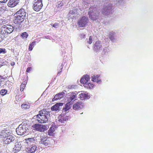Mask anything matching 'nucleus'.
<instances>
[{"mask_svg": "<svg viewBox=\"0 0 153 153\" xmlns=\"http://www.w3.org/2000/svg\"><path fill=\"white\" fill-rule=\"evenodd\" d=\"M59 106L60 105L59 103H56L51 107V110L52 111H57L59 110Z\"/></svg>", "mask_w": 153, "mask_h": 153, "instance_id": "20", "label": "nucleus"}, {"mask_svg": "<svg viewBox=\"0 0 153 153\" xmlns=\"http://www.w3.org/2000/svg\"><path fill=\"white\" fill-rule=\"evenodd\" d=\"M21 146L20 144L18 143H16L15 144L14 147L13 149L15 152H19L21 149Z\"/></svg>", "mask_w": 153, "mask_h": 153, "instance_id": "18", "label": "nucleus"}, {"mask_svg": "<svg viewBox=\"0 0 153 153\" xmlns=\"http://www.w3.org/2000/svg\"><path fill=\"white\" fill-rule=\"evenodd\" d=\"M85 37V35L83 34H81L80 35V37L81 39L84 38Z\"/></svg>", "mask_w": 153, "mask_h": 153, "instance_id": "42", "label": "nucleus"}, {"mask_svg": "<svg viewBox=\"0 0 153 153\" xmlns=\"http://www.w3.org/2000/svg\"><path fill=\"white\" fill-rule=\"evenodd\" d=\"M82 107V103L81 102H77L73 105V108L75 110H77L81 108Z\"/></svg>", "mask_w": 153, "mask_h": 153, "instance_id": "16", "label": "nucleus"}, {"mask_svg": "<svg viewBox=\"0 0 153 153\" xmlns=\"http://www.w3.org/2000/svg\"><path fill=\"white\" fill-rule=\"evenodd\" d=\"M69 117L68 116L65 117H61V118L59 120V121L61 123H64L65 121L68 120Z\"/></svg>", "mask_w": 153, "mask_h": 153, "instance_id": "22", "label": "nucleus"}, {"mask_svg": "<svg viewBox=\"0 0 153 153\" xmlns=\"http://www.w3.org/2000/svg\"><path fill=\"white\" fill-rule=\"evenodd\" d=\"M60 70H59V71H58V74H57V75H59V74L60 73H61V71H61V69H60Z\"/></svg>", "mask_w": 153, "mask_h": 153, "instance_id": "47", "label": "nucleus"}, {"mask_svg": "<svg viewBox=\"0 0 153 153\" xmlns=\"http://www.w3.org/2000/svg\"><path fill=\"white\" fill-rule=\"evenodd\" d=\"M1 65H0V67H1Z\"/></svg>", "mask_w": 153, "mask_h": 153, "instance_id": "49", "label": "nucleus"}, {"mask_svg": "<svg viewBox=\"0 0 153 153\" xmlns=\"http://www.w3.org/2000/svg\"><path fill=\"white\" fill-rule=\"evenodd\" d=\"M76 11V10H71L69 12V13L72 15L74 14Z\"/></svg>", "mask_w": 153, "mask_h": 153, "instance_id": "40", "label": "nucleus"}, {"mask_svg": "<svg viewBox=\"0 0 153 153\" xmlns=\"http://www.w3.org/2000/svg\"><path fill=\"white\" fill-rule=\"evenodd\" d=\"M19 0H9L7 5L9 7H14L19 3Z\"/></svg>", "mask_w": 153, "mask_h": 153, "instance_id": "15", "label": "nucleus"}, {"mask_svg": "<svg viewBox=\"0 0 153 153\" xmlns=\"http://www.w3.org/2000/svg\"><path fill=\"white\" fill-rule=\"evenodd\" d=\"M28 126L26 123H22L19 125L18 128L16 129L17 134L22 135L25 133L27 132Z\"/></svg>", "mask_w": 153, "mask_h": 153, "instance_id": "4", "label": "nucleus"}, {"mask_svg": "<svg viewBox=\"0 0 153 153\" xmlns=\"http://www.w3.org/2000/svg\"><path fill=\"white\" fill-rule=\"evenodd\" d=\"M39 143L45 146V147L47 146H49L52 144L51 141L49 139L44 137H43L41 138Z\"/></svg>", "mask_w": 153, "mask_h": 153, "instance_id": "8", "label": "nucleus"}, {"mask_svg": "<svg viewBox=\"0 0 153 153\" xmlns=\"http://www.w3.org/2000/svg\"><path fill=\"white\" fill-rule=\"evenodd\" d=\"M5 78L3 77L2 76H0V79H4Z\"/></svg>", "mask_w": 153, "mask_h": 153, "instance_id": "46", "label": "nucleus"}, {"mask_svg": "<svg viewBox=\"0 0 153 153\" xmlns=\"http://www.w3.org/2000/svg\"><path fill=\"white\" fill-rule=\"evenodd\" d=\"M88 22V18L85 16H83L79 19L77 24L80 27H85Z\"/></svg>", "mask_w": 153, "mask_h": 153, "instance_id": "7", "label": "nucleus"}, {"mask_svg": "<svg viewBox=\"0 0 153 153\" xmlns=\"http://www.w3.org/2000/svg\"><path fill=\"white\" fill-rule=\"evenodd\" d=\"M83 77L86 79L87 82H88L90 79L89 76L87 75L84 76Z\"/></svg>", "mask_w": 153, "mask_h": 153, "instance_id": "37", "label": "nucleus"}, {"mask_svg": "<svg viewBox=\"0 0 153 153\" xmlns=\"http://www.w3.org/2000/svg\"><path fill=\"white\" fill-rule=\"evenodd\" d=\"M55 127L54 126H52L50 127L48 131V134L50 135H53V133L55 131Z\"/></svg>", "mask_w": 153, "mask_h": 153, "instance_id": "23", "label": "nucleus"}, {"mask_svg": "<svg viewBox=\"0 0 153 153\" xmlns=\"http://www.w3.org/2000/svg\"><path fill=\"white\" fill-rule=\"evenodd\" d=\"M28 36V34L26 32H24L21 34V36H22L23 39L26 38Z\"/></svg>", "mask_w": 153, "mask_h": 153, "instance_id": "31", "label": "nucleus"}, {"mask_svg": "<svg viewBox=\"0 0 153 153\" xmlns=\"http://www.w3.org/2000/svg\"><path fill=\"white\" fill-rule=\"evenodd\" d=\"M1 81H0V87L1 86Z\"/></svg>", "mask_w": 153, "mask_h": 153, "instance_id": "48", "label": "nucleus"}, {"mask_svg": "<svg viewBox=\"0 0 153 153\" xmlns=\"http://www.w3.org/2000/svg\"><path fill=\"white\" fill-rule=\"evenodd\" d=\"M11 134V133L7 130H3L0 132V138L3 140Z\"/></svg>", "mask_w": 153, "mask_h": 153, "instance_id": "14", "label": "nucleus"}, {"mask_svg": "<svg viewBox=\"0 0 153 153\" xmlns=\"http://www.w3.org/2000/svg\"><path fill=\"white\" fill-rule=\"evenodd\" d=\"M1 9H2L3 10H5L6 9V7L4 6H2L1 7Z\"/></svg>", "mask_w": 153, "mask_h": 153, "instance_id": "44", "label": "nucleus"}, {"mask_svg": "<svg viewBox=\"0 0 153 153\" xmlns=\"http://www.w3.org/2000/svg\"><path fill=\"white\" fill-rule=\"evenodd\" d=\"M26 83V82H23L20 85V90L21 91H22L25 87Z\"/></svg>", "mask_w": 153, "mask_h": 153, "instance_id": "30", "label": "nucleus"}, {"mask_svg": "<svg viewBox=\"0 0 153 153\" xmlns=\"http://www.w3.org/2000/svg\"><path fill=\"white\" fill-rule=\"evenodd\" d=\"M36 44V42L35 41L33 42H32L31 44H30L29 45L28 50L29 51H31L34 46Z\"/></svg>", "mask_w": 153, "mask_h": 153, "instance_id": "27", "label": "nucleus"}, {"mask_svg": "<svg viewBox=\"0 0 153 153\" xmlns=\"http://www.w3.org/2000/svg\"><path fill=\"white\" fill-rule=\"evenodd\" d=\"M111 9V6H106L103 8L102 11V14L108 16L109 15L111 14L110 13V11Z\"/></svg>", "mask_w": 153, "mask_h": 153, "instance_id": "13", "label": "nucleus"}, {"mask_svg": "<svg viewBox=\"0 0 153 153\" xmlns=\"http://www.w3.org/2000/svg\"><path fill=\"white\" fill-rule=\"evenodd\" d=\"M77 94L75 92H72L70 93L68 95V101L69 102H74L76 100L77 98Z\"/></svg>", "mask_w": 153, "mask_h": 153, "instance_id": "11", "label": "nucleus"}, {"mask_svg": "<svg viewBox=\"0 0 153 153\" xmlns=\"http://www.w3.org/2000/svg\"><path fill=\"white\" fill-rule=\"evenodd\" d=\"M31 69H32V68L31 67H28L26 71L27 73H29L31 71Z\"/></svg>", "mask_w": 153, "mask_h": 153, "instance_id": "41", "label": "nucleus"}, {"mask_svg": "<svg viewBox=\"0 0 153 153\" xmlns=\"http://www.w3.org/2000/svg\"><path fill=\"white\" fill-rule=\"evenodd\" d=\"M88 43L91 44L92 42V38L91 36H90L89 39V41L88 42Z\"/></svg>", "mask_w": 153, "mask_h": 153, "instance_id": "38", "label": "nucleus"}, {"mask_svg": "<svg viewBox=\"0 0 153 153\" xmlns=\"http://www.w3.org/2000/svg\"><path fill=\"white\" fill-rule=\"evenodd\" d=\"M10 64H11V65L13 66L15 65V63L14 62H12Z\"/></svg>", "mask_w": 153, "mask_h": 153, "instance_id": "45", "label": "nucleus"}, {"mask_svg": "<svg viewBox=\"0 0 153 153\" xmlns=\"http://www.w3.org/2000/svg\"><path fill=\"white\" fill-rule=\"evenodd\" d=\"M70 102H68V103H67L65 104V107L63 108V110H64L65 111H67L70 108Z\"/></svg>", "mask_w": 153, "mask_h": 153, "instance_id": "26", "label": "nucleus"}, {"mask_svg": "<svg viewBox=\"0 0 153 153\" xmlns=\"http://www.w3.org/2000/svg\"><path fill=\"white\" fill-rule=\"evenodd\" d=\"M102 47L101 42L99 40H97L96 42L94 44L93 48L94 50L97 52H99Z\"/></svg>", "mask_w": 153, "mask_h": 153, "instance_id": "10", "label": "nucleus"}, {"mask_svg": "<svg viewBox=\"0 0 153 153\" xmlns=\"http://www.w3.org/2000/svg\"><path fill=\"white\" fill-rule=\"evenodd\" d=\"M7 91L6 90L3 89H2L0 91V94L2 95H4L7 93Z\"/></svg>", "mask_w": 153, "mask_h": 153, "instance_id": "33", "label": "nucleus"}, {"mask_svg": "<svg viewBox=\"0 0 153 153\" xmlns=\"http://www.w3.org/2000/svg\"><path fill=\"white\" fill-rule=\"evenodd\" d=\"M84 87L88 89H92L94 86L93 84L90 82L87 83L84 85Z\"/></svg>", "mask_w": 153, "mask_h": 153, "instance_id": "21", "label": "nucleus"}, {"mask_svg": "<svg viewBox=\"0 0 153 153\" xmlns=\"http://www.w3.org/2000/svg\"><path fill=\"white\" fill-rule=\"evenodd\" d=\"M7 53V51L6 49L4 48H0V54L3 53L4 54Z\"/></svg>", "mask_w": 153, "mask_h": 153, "instance_id": "36", "label": "nucleus"}, {"mask_svg": "<svg viewBox=\"0 0 153 153\" xmlns=\"http://www.w3.org/2000/svg\"><path fill=\"white\" fill-rule=\"evenodd\" d=\"M21 107L22 109H27L29 108L30 107V106L29 104H22L21 105Z\"/></svg>", "mask_w": 153, "mask_h": 153, "instance_id": "29", "label": "nucleus"}, {"mask_svg": "<svg viewBox=\"0 0 153 153\" xmlns=\"http://www.w3.org/2000/svg\"><path fill=\"white\" fill-rule=\"evenodd\" d=\"M33 138H28L26 139V142L27 143H30L32 142L33 140Z\"/></svg>", "mask_w": 153, "mask_h": 153, "instance_id": "35", "label": "nucleus"}, {"mask_svg": "<svg viewBox=\"0 0 153 153\" xmlns=\"http://www.w3.org/2000/svg\"><path fill=\"white\" fill-rule=\"evenodd\" d=\"M62 97L63 94H62V93H59L55 96L54 98L52 99V101H54V100H60Z\"/></svg>", "mask_w": 153, "mask_h": 153, "instance_id": "19", "label": "nucleus"}, {"mask_svg": "<svg viewBox=\"0 0 153 153\" xmlns=\"http://www.w3.org/2000/svg\"><path fill=\"white\" fill-rule=\"evenodd\" d=\"M8 0H0V2L2 3H6Z\"/></svg>", "mask_w": 153, "mask_h": 153, "instance_id": "43", "label": "nucleus"}, {"mask_svg": "<svg viewBox=\"0 0 153 153\" xmlns=\"http://www.w3.org/2000/svg\"><path fill=\"white\" fill-rule=\"evenodd\" d=\"M33 8L36 11H39L43 6L42 0H34L33 2Z\"/></svg>", "mask_w": 153, "mask_h": 153, "instance_id": "6", "label": "nucleus"}, {"mask_svg": "<svg viewBox=\"0 0 153 153\" xmlns=\"http://www.w3.org/2000/svg\"><path fill=\"white\" fill-rule=\"evenodd\" d=\"M79 97L81 100H84L87 98L88 95L84 93H81L79 95Z\"/></svg>", "mask_w": 153, "mask_h": 153, "instance_id": "25", "label": "nucleus"}, {"mask_svg": "<svg viewBox=\"0 0 153 153\" xmlns=\"http://www.w3.org/2000/svg\"><path fill=\"white\" fill-rule=\"evenodd\" d=\"M36 146L35 145L33 146L31 148H29L28 150L29 152L32 153L34 152L36 150Z\"/></svg>", "mask_w": 153, "mask_h": 153, "instance_id": "24", "label": "nucleus"}, {"mask_svg": "<svg viewBox=\"0 0 153 153\" xmlns=\"http://www.w3.org/2000/svg\"><path fill=\"white\" fill-rule=\"evenodd\" d=\"M15 138L11 134L9 135V136H8L5 139H4L2 140L5 144H8L13 141L15 140Z\"/></svg>", "mask_w": 153, "mask_h": 153, "instance_id": "12", "label": "nucleus"}, {"mask_svg": "<svg viewBox=\"0 0 153 153\" xmlns=\"http://www.w3.org/2000/svg\"><path fill=\"white\" fill-rule=\"evenodd\" d=\"M5 38H6V36L4 34H2L1 33L0 34V43L4 40Z\"/></svg>", "mask_w": 153, "mask_h": 153, "instance_id": "34", "label": "nucleus"}, {"mask_svg": "<svg viewBox=\"0 0 153 153\" xmlns=\"http://www.w3.org/2000/svg\"><path fill=\"white\" fill-rule=\"evenodd\" d=\"M17 16H15L16 19L14 20V23L16 24H20L24 20L26 13L25 10L22 8L20 9L16 13Z\"/></svg>", "mask_w": 153, "mask_h": 153, "instance_id": "2", "label": "nucleus"}, {"mask_svg": "<svg viewBox=\"0 0 153 153\" xmlns=\"http://www.w3.org/2000/svg\"><path fill=\"white\" fill-rule=\"evenodd\" d=\"M14 30L13 27L11 25H6L2 26L1 28V33L6 36L11 33Z\"/></svg>", "mask_w": 153, "mask_h": 153, "instance_id": "5", "label": "nucleus"}, {"mask_svg": "<svg viewBox=\"0 0 153 153\" xmlns=\"http://www.w3.org/2000/svg\"><path fill=\"white\" fill-rule=\"evenodd\" d=\"M33 127L35 130L40 132L44 131L47 129V127L45 126L38 124L33 125Z\"/></svg>", "mask_w": 153, "mask_h": 153, "instance_id": "9", "label": "nucleus"}, {"mask_svg": "<svg viewBox=\"0 0 153 153\" xmlns=\"http://www.w3.org/2000/svg\"><path fill=\"white\" fill-rule=\"evenodd\" d=\"M59 23H55L54 24H53L52 26L55 28H57L59 26Z\"/></svg>", "mask_w": 153, "mask_h": 153, "instance_id": "39", "label": "nucleus"}, {"mask_svg": "<svg viewBox=\"0 0 153 153\" xmlns=\"http://www.w3.org/2000/svg\"><path fill=\"white\" fill-rule=\"evenodd\" d=\"M100 75H94L91 77V80L94 82H101V80L99 78Z\"/></svg>", "mask_w": 153, "mask_h": 153, "instance_id": "17", "label": "nucleus"}, {"mask_svg": "<svg viewBox=\"0 0 153 153\" xmlns=\"http://www.w3.org/2000/svg\"><path fill=\"white\" fill-rule=\"evenodd\" d=\"M80 81L81 83L84 84V85L87 83V82L86 79L83 77L81 79Z\"/></svg>", "mask_w": 153, "mask_h": 153, "instance_id": "32", "label": "nucleus"}, {"mask_svg": "<svg viewBox=\"0 0 153 153\" xmlns=\"http://www.w3.org/2000/svg\"><path fill=\"white\" fill-rule=\"evenodd\" d=\"M115 33L113 32L110 33L109 35V38L111 41H113L114 39V35Z\"/></svg>", "mask_w": 153, "mask_h": 153, "instance_id": "28", "label": "nucleus"}, {"mask_svg": "<svg viewBox=\"0 0 153 153\" xmlns=\"http://www.w3.org/2000/svg\"><path fill=\"white\" fill-rule=\"evenodd\" d=\"M38 114L34 116V119H36L39 123H46L48 121V117L49 114L45 109H43L39 111Z\"/></svg>", "mask_w": 153, "mask_h": 153, "instance_id": "1", "label": "nucleus"}, {"mask_svg": "<svg viewBox=\"0 0 153 153\" xmlns=\"http://www.w3.org/2000/svg\"><path fill=\"white\" fill-rule=\"evenodd\" d=\"M88 13L89 18L93 20H96L99 14L97 8L94 6L91 7L89 8Z\"/></svg>", "mask_w": 153, "mask_h": 153, "instance_id": "3", "label": "nucleus"}]
</instances>
